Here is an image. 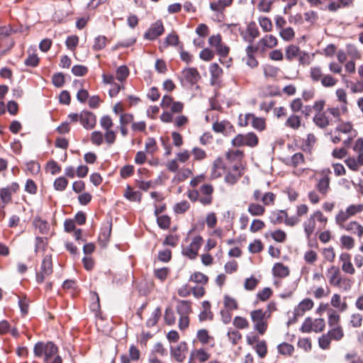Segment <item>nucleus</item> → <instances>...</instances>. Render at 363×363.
Returning <instances> with one entry per match:
<instances>
[{"label": "nucleus", "mask_w": 363, "mask_h": 363, "mask_svg": "<svg viewBox=\"0 0 363 363\" xmlns=\"http://www.w3.org/2000/svg\"><path fill=\"white\" fill-rule=\"evenodd\" d=\"M170 273V269L169 267H162L160 269H155L154 270V276L155 278L159 279L160 281H164Z\"/></svg>", "instance_id": "obj_59"}, {"label": "nucleus", "mask_w": 363, "mask_h": 363, "mask_svg": "<svg viewBox=\"0 0 363 363\" xmlns=\"http://www.w3.org/2000/svg\"><path fill=\"white\" fill-rule=\"evenodd\" d=\"M140 350L135 345H131L128 350V355L122 357V362L123 363L136 362L140 359Z\"/></svg>", "instance_id": "obj_35"}, {"label": "nucleus", "mask_w": 363, "mask_h": 363, "mask_svg": "<svg viewBox=\"0 0 363 363\" xmlns=\"http://www.w3.org/2000/svg\"><path fill=\"white\" fill-rule=\"evenodd\" d=\"M330 293L329 287L318 286L313 289L312 294L316 299H321L328 297Z\"/></svg>", "instance_id": "obj_49"}, {"label": "nucleus", "mask_w": 363, "mask_h": 363, "mask_svg": "<svg viewBox=\"0 0 363 363\" xmlns=\"http://www.w3.org/2000/svg\"><path fill=\"white\" fill-rule=\"evenodd\" d=\"M184 79L191 84H195L201 79V76L198 70L194 67L186 68L182 71Z\"/></svg>", "instance_id": "obj_24"}, {"label": "nucleus", "mask_w": 363, "mask_h": 363, "mask_svg": "<svg viewBox=\"0 0 363 363\" xmlns=\"http://www.w3.org/2000/svg\"><path fill=\"white\" fill-rule=\"evenodd\" d=\"M223 306L228 311H235L239 308L238 301L234 297L228 294L223 296Z\"/></svg>", "instance_id": "obj_40"}, {"label": "nucleus", "mask_w": 363, "mask_h": 363, "mask_svg": "<svg viewBox=\"0 0 363 363\" xmlns=\"http://www.w3.org/2000/svg\"><path fill=\"white\" fill-rule=\"evenodd\" d=\"M327 334L331 337V339L333 340H335V341L341 340L345 335L344 330H343L342 325L330 328Z\"/></svg>", "instance_id": "obj_45"}, {"label": "nucleus", "mask_w": 363, "mask_h": 363, "mask_svg": "<svg viewBox=\"0 0 363 363\" xmlns=\"http://www.w3.org/2000/svg\"><path fill=\"white\" fill-rule=\"evenodd\" d=\"M314 306L313 301L310 298L303 299L294 309V316L300 317L303 314L311 310Z\"/></svg>", "instance_id": "obj_22"}, {"label": "nucleus", "mask_w": 363, "mask_h": 363, "mask_svg": "<svg viewBox=\"0 0 363 363\" xmlns=\"http://www.w3.org/2000/svg\"><path fill=\"white\" fill-rule=\"evenodd\" d=\"M284 125L287 128L296 130L301 126V118L296 114H291L288 117Z\"/></svg>", "instance_id": "obj_37"}, {"label": "nucleus", "mask_w": 363, "mask_h": 363, "mask_svg": "<svg viewBox=\"0 0 363 363\" xmlns=\"http://www.w3.org/2000/svg\"><path fill=\"white\" fill-rule=\"evenodd\" d=\"M244 152L229 150L225 157H217L213 162L211 177L217 179L224 176V181L229 185L235 184L245 174Z\"/></svg>", "instance_id": "obj_1"}, {"label": "nucleus", "mask_w": 363, "mask_h": 363, "mask_svg": "<svg viewBox=\"0 0 363 363\" xmlns=\"http://www.w3.org/2000/svg\"><path fill=\"white\" fill-rule=\"evenodd\" d=\"M318 258V253L313 250H308L303 255L304 261L309 264H314Z\"/></svg>", "instance_id": "obj_64"}, {"label": "nucleus", "mask_w": 363, "mask_h": 363, "mask_svg": "<svg viewBox=\"0 0 363 363\" xmlns=\"http://www.w3.org/2000/svg\"><path fill=\"white\" fill-rule=\"evenodd\" d=\"M208 43L213 47L217 53L221 57H226L229 53V48L223 43L222 38L220 34L211 35L208 38Z\"/></svg>", "instance_id": "obj_16"}, {"label": "nucleus", "mask_w": 363, "mask_h": 363, "mask_svg": "<svg viewBox=\"0 0 363 363\" xmlns=\"http://www.w3.org/2000/svg\"><path fill=\"white\" fill-rule=\"evenodd\" d=\"M129 75V69L125 65H121L116 69V78L121 82L126 79Z\"/></svg>", "instance_id": "obj_62"}, {"label": "nucleus", "mask_w": 363, "mask_h": 363, "mask_svg": "<svg viewBox=\"0 0 363 363\" xmlns=\"http://www.w3.org/2000/svg\"><path fill=\"white\" fill-rule=\"evenodd\" d=\"M253 328L259 335H264L269 326V314H265L262 309H255L250 313Z\"/></svg>", "instance_id": "obj_7"}, {"label": "nucleus", "mask_w": 363, "mask_h": 363, "mask_svg": "<svg viewBox=\"0 0 363 363\" xmlns=\"http://www.w3.org/2000/svg\"><path fill=\"white\" fill-rule=\"evenodd\" d=\"M328 282L334 286L337 281L342 277L339 267L336 266H331L327 270Z\"/></svg>", "instance_id": "obj_33"}, {"label": "nucleus", "mask_w": 363, "mask_h": 363, "mask_svg": "<svg viewBox=\"0 0 363 363\" xmlns=\"http://www.w3.org/2000/svg\"><path fill=\"white\" fill-rule=\"evenodd\" d=\"M336 96L337 98V101L342 104L341 110L343 113L347 111V93L343 89H337L335 91Z\"/></svg>", "instance_id": "obj_42"}, {"label": "nucleus", "mask_w": 363, "mask_h": 363, "mask_svg": "<svg viewBox=\"0 0 363 363\" xmlns=\"http://www.w3.org/2000/svg\"><path fill=\"white\" fill-rule=\"evenodd\" d=\"M34 227L39 230V233L44 235L50 231L48 223L40 217H35L33 221Z\"/></svg>", "instance_id": "obj_38"}, {"label": "nucleus", "mask_w": 363, "mask_h": 363, "mask_svg": "<svg viewBox=\"0 0 363 363\" xmlns=\"http://www.w3.org/2000/svg\"><path fill=\"white\" fill-rule=\"evenodd\" d=\"M313 121L316 126L324 129L334 121H340V110L337 107H328L323 112L315 114Z\"/></svg>", "instance_id": "obj_5"}, {"label": "nucleus", "mask_w": 363, "mask_h": 363, "mask_svg": "<svg viewBox=\"0 0 363 363\" xmlns=\"http://www.w3.org/2000/svg\"><path fill=\"white\" fill-rule=\"evenodd\" d=\"M354 0H337V1L330 2L327 9L331 12H335L342 8L350 7L354 4Z\"/></svg>", "instance_id": "obj_31"}, {"label": "nucleus", "mask_w": 363, "mask_h": 363, "mask_svg": "<svg viewBox=\"0 0 363 363\" xmlns=\"http://www.w3.org/2000/svg\"><path fill=\"white\" fill-rule=\"evenodd\" d=\"M193 175V172L189 168L179 169L176 174L174 179L177 182H182Z\"/></svg>", "instance_id": "obj_54"}, {"label": "nucleus", "mask_w": 363, "mask_h": 363, "mask_svg": "<svg viewBox=\"0 0 363 363\" xmlns=\"http://www.w3.org/2000/svg\"><path fill=\"white\" fill-rule=\"evenodd\" d=\"M338 82V79L330 74H325L320 84L325 88H331L335 86Z\"/></svg>", "instance_id": "obj_52"}, {"label": "nucleus", "mask_w": 363, "mask_h": 363, "mask_svg": "<svg viewBox=\"0 0 363 363\" xmlns=\"http://www.w3.org/2000/svg\"><path fill=\"white\" fill-rule=\"evenodd\" d=\"M330 305L337 309V312H344L348 308V304L345 301H342L341 296L338 294H334L330 299Z\"/></svg>", "instance_id": "obj_28"}, {"label": "nucleus", "mask_w": 363, "mask_h": 363, "mask_svg": "<svg viewBox=\"0 0 363 363\" xmlns=\"http://www.w3.org/2000/svg\"><path fill=\"white\" fill-rule=\"evenodd\" d=\"M301 51L300 48L296 45H289L285 50V56L286 60L292 61L294 59L297 58Z\"/></svg>", "instance_id": "obj_47"}, {"label": "nucleus", "mask_w": 363, "mask_h": 363, "mask_svg": "<svg viewBox=\"0 0 363 363\" xmlns=\"http://www.w3.org/2000/svg\"><path fill=\"white\" fill-rule=\"evenodd\" d=\"M259 142L258 137L252 132L246 134H238L232 140L231 144L233 147H239L248 146L254 147L257 145Z\"/></svg>", "instance_id": "obj_8"}, {"label": "nucleus", "mask_w": 363, "mask_h": 363, "mask_svg": "<svg viewBox=\"0 0 363 363\" xmlns=\"http://www.w3.org/2000/svg\"><path fill=\"white\" fill-rule=\"evenodd\" d=\"M162 315L161 309L160 307L156 308L152 312L151 316L147 320V327H153L155 326L158 320H160Z\"/></svg>", "instance_id": "obj_58"}, {"label": "nucleus", "mask_w": 363, "mask_h": 363, "mask_svg": "<svg viewBox=\"0 0 363 363\" xmlns=\"http://www.w3.org/2000/svg\"><path fill=\"white\" fill-rule=\"evenodd\" d=\"M264 74L266 77H276L279 69L272 65L267 64L263 67Z\"/></svg>", "instance_id": "obj_63"}, {"label": "nucleus", "mask_w": 363, "mask_h": 363, "mask_svg": "<svg viewBox=\"0 0 363 363\" xmlns=\"http://www.w3.org/2000/svg\"><path fill=\"white\" fill-rule=\"evenodd\" d=\"M176 310L179 316L189 315L192 312L191 302L185 300H178Z\"/></svg>", "instance_id": "obj_29"}, {"label": "nucleus", "mask_w": 363, "mask_h": 363, "mask_svg": "<svg viewBox=\"0 0 363 363\" xmlns=\"http://www.w3.org/2000/svg\"><path fill=\"white\" fill-rule=\"evenodd\" d=\"M189 281L201 285H205L208 283V278L204 274L196 272L191 275Z\"/></svg>", "instance_id": "obj_55"}, {"label": "nucleus", "mask_w": 363, "mask_h": 363, "mask_svg": "<svg viewBox=\"0 0 363 363\" xmlns=\"http://www.w3.org/2000/svg\"><path fill=\"white\" fill-rule=\"evenodd\" d=\"M211 353L207 348L194 349L190 354L191 360L193 362H205L209 360Z\"/></svg>", "instance_id": "obj_23"}, {"label": "nucleus", "mask_w": 363, "mask_h": 363, "mask_svg": "<svg viewBox=\"0 0 363 363\" xmlns=\"http://www.w3.org/2000/svg\"><path fill=\"white\" fill-rule=\"evenodd\" d=\"M352 284H353V281H352V279L345 277V276H342L337 281V282L335 284L334 287H337L339 289L344 291H347L350 290V289L352 288Z\"/></svg>", "instance_id": "obj_46"}, {"label": "nucleus", "mask_w": 363, "mask_h": 363, "mask_svg": "<svg viewBox=\"0 0 363 363\" xmlns=\"http://www.w3.org/2000/svg\"><path fill=\"white\" fill-rule=\"evenodd\" d=\"M233 325L238 329L245 330L250 327V323L247 318L242 316H235L233 321Z\"/></svg>", "instance_id": "obj_57"}, {"label": "nucleus", "mask_w": 363, "mask_h": 363, "mask_svg": "<svg viewBox=\"0 0 363 363\" xmlns=\"http://www.w3.org/2000/svg\"><path fill=\"white\" fill-rule=\"evenodd\" d=\"M277 44L278 40L274 35H266L259 40L258 46H259L262 50L272 49L276 47Z\"/></svg>", "instance_id": "obj_26"}, {"label": "nucleus", "mask_w": 363, "mask_h": 363, "mask_svg": "<svg viewBox=\"0 0 363 363\" xmlns=\"http://www.w3.org/2000/svg\"><path fill=\"white\" fill-rule=\"evenodd\" d=\"M317 223L320 229L325 228L328 223V218L319 210L315 211L303 223L304 233L308 239L314 233Z\"/></svg>", "instance_id": "obj_6"}, {"label": "nucleus", "mask_w": 363, "mask_h": 363, "mask_svg": "<svg viewBox=\"0 0 363 363\" xmlns=\"http://www.w3.org/2000/svg\"><path fill=\"white\" fill-rule=\"evenodd\" d=\"M196 337L201 345H208L214 341V337L209 335L206 329H199L196 333Z\"/></svg>", "instance_id": "obj_39"}, {"label": "nucleus", "mask_w": 363, "mask_h": 363, "mask_svg": "<svg viewBox=\"0 0 363 363\" xmlns=\"http://www.w3.org/2000/svg\"><path fill=\"white\" fill-rule=\"evenodd\" d=\"M363 211V203L350 204L345 210H340L335 217V222L348 220Z\"/></svg>", "instance_id": "obj_10"}, {"label": "nucleus", "mask_w": 363, "mask_h": 363, "mask_svg": "<svg viewBox=\"0 0 363 363\" xmlns=\"http://www.w3.org/2000/svg\"><path fill=\"white\" fill-rule=\"evenodd\" d=\"M203 239L201 235H196L192 238L189 245L183 247L182 253L189 259H195L198 256V252L203 245Z\"/></svg>", "instance_id": "obj_12"}, {"label": "nucleus", "mask_w": 363, "mask_h": 363, "mask_svg": "<svg viewBox=\"0 0 363 363\" xmlns=\"http://www.w3.org/2000/svg\"><path fill=\"white\" fill-rule=\"evenodd\" d=\"M205 223L208 229H213L218 223L217 215L213 211L207 213L205 216Z\"/></svg>", "instance_id": "obj_53"}, {"label": "nucleus", "mask_w": 363, "mask_h": 363, "mask_svg": "<svg viewBox=\"0 0 363 363\" xmlns=\"http://www.w3.org/2000/svg\"><path fill=\"white\" fill-rule=\"evenodd\" d=\"M19 185L13 182L6 187L1 188L0 191V199L1 202L6 205L12 201V195L19 190Z\"/></svg>", "instance_id": "obj_19"}, {"label": "nucleus", "mask_w": 363, "mask_h": 363, "mask_svg": "<svg viewBox=\"0 0 363 363\" xmlns=\"http://www.w3.org/2000/svg\"><path fill=\"white\" fill-rule=\"evenodd\" d=\"M251 202L247 207V212L255 217L263 216L266 212V206H272L275 204L277 195L272 191L263 192L259 189L253 191Z\"/></svg>", "instance_id": "obj_2"}, {"label": "nucleus", "mask_w": 363, "mask_h": 363, "mask_svg": "<svg viewBox=\"0 0 363 363\" xmlns=\"http://www.w3.org/2000/svg\"><path fill=\"white\" fill-rule=\"evenodd\" d=\"M273 275L279 278H285L289 275V268L283 263H276L272 268Z\"/></svg>", "instance_id": "obj_34"}, {"label": "nucleus", "mask_w": 363, "mask_h": 363, "mask_svg": "<svg viewBox=\"0 0 363 363\" xmlns=\"http://www.w3.org/2000/svg\"><path fill=\"white\" fill-rule=\"evenodd\" d=\"M305 163L303 155L301 152L294 154L291 159L286 162L288 165H291L293 167H298L303 165Z\"/></svg>", "instance_id": "obj_50"}, {"label": "nucleus", "mask_w": 363, "mask_h": 363, "mask_svg": "<svg viewBox=\"0 0 363 363\" xmlns=\"http://www.w3.org/2000/svg\"><path fill=\"white\" fill-rule=\"evenodd\" d=\"M325 73L320 66L315 65L310 67L308 76L313 83L320 82Z\"/></svg>", "instance_id": "obj_32"}, {"label": "nucleus", "mask_w": 363, "mask_h": 363, "mask_svg": "<svg viewBox=\"0 0 363 363\" xmlns=\"http://www.w3.org/2000/svg\"><path fill=\"white\" fill-rule=\"evenodd\" d=\"M363 315L357 312L352 313L349 318V324L352 328H359L362 325Z\"/></svg>", "instance_id": "obj_51"}, {"label": "nucleus", "mask_w": 363, "mask_h": 363, "mask_svg": "<svg viewBox=\"0 0 363 363\" xmlns=\"http://www.w3.org/2000/svg\"><path fill=\"white\" fill-rule=\"evenodd\" d=\"M328 324L329 328L341 326L340 315L337 311L333 308L328 311Z\"/></svg>", "instance_id": "obj_36"}, {"label": "nucleus", "mask_w": 363, "mask_h": 363, "mask_svg": "<svg viewBox=\"0 0 363 363\" xmlns=\"http://www.w3.org/2000/svg\"><path fill=\"white\" fill-rule=\"evenodd\" d=\"M316 143V138L313 133H309L303 141L302 149L305 152H311Z\"/></svg>", "instance_id": "obj_48"}, {"label": "nucleus", "mask_w": 363, "mask_h": 363, "mask_svg": "<svg viewBox=\"0 0 363 363\" xmlns=\"http://www.w3.org/2000/svg\"><path fill=\"white\" fill-rule=\"evenodd\" d=\"M251 125L259 131H262L266 128V119L262 117H257L253 114Z\"/></svg>", "instance_id": "obj_56"}, {"label": "nucleus", "mask_w": 363, "mask_h": 363, "mask_svg": "<svg viewBox=\"0 0 363 363\" xmlns=\"http://www.w3.org/2000/svg\"><path fill=\"white\" fill-rule=\"evenodd\" d=\"M145 149L146 152L150 155L155 154L158 150L155 139L153 138H148L145 142Z\"/></svg>", "instance_id": "obj_61"}, {"label": "nucleus", "mask_w": 363, "mask_h": 363, "mask_svg": "<svg viewBox=\"0 0 363 363\" xmlns=\"http://www.w3.org/2000/svg\"><path fill=\"white\" fill-rule=\"evenodd\" d=\"M187 345L185 342L179 343L175 348L172 350V354L176 361L182 362L186 357Z\"/></svg>", "instance_id": "obj_27"}, {"label": "nucleus", "mask_w": 363, "mask_h": 363, "mask_svg": "<svg viewBox=\"0 0 363 363\" xmlns=\"http://www.w3.org/2000/svg\"><path fill=\"white\" fill-rule=\"evenodd\" d=\"M211 303L208 301H204L202 303V311L199 315V318L201 322L205 320H211L213 318V313L211 310Z\"/></svg>", "instance_id": "obj_30"}, {"label": "nucleus", "mask_w": 363, "mask_h": 363, "mask_svg": "<svg viewBox=\"0 0 363 363\" xmlns=\"http://www.w3.org/2000/svg\"><path fill=\"white\" fill-rule=\"evenodd\" d=\"M40 58L35 50H28V57L25 60V65L28 67H35L39 64Z\"/></svg>", "instance_id": "obj_43"}, {"label": "nucleus", "mask_w": 363, "mask_h": 363, "mask_svg": "<svg viewBox=\"0 0 363 363\" xmlns=\"http://www.w3.org/2000/svg\"><path fill=\"white\" fill-rule=\"evenodd\" d=\"M340 247L347 250H352L355 246L354 238L348 235H343L340 238Z\"/></svg>", "instance_id": "obj_44"}, {"label": "nucleus", "mask_w": 363, "mask_h": 363, "mask_svg": "<svg viewBox=\"0 0 363 363\" xmlns=\"http://www.w3.org/2000/svg\"><path fill=\"white\" fill-rule=\"evenodd\" d=\"M35 357H40L48 363H62V359L58 354L57 347L52 342H37L33 348Z\"/></svg>", "instance_id": "obj_4"}, {"label": "nucleus", "mask_w": 363, "mask_h": 363, "mask_svg": "<svg viewBox=\"0 0 363 363\" xmlns=\"http://www.w3.org/2000/svg\"><path fill=\"white\" fill-rule=\"evenodd\" d=\"M142 196L143 194L140 191L134 190L130 185H127L123 192L124 198L131 202L140 203Z\"/></svg>", "instance_id": "obj_25"}, {"label": "nucleus", "mask_w": 363, "mask_h": 363, "mask_svg": "<svg viewBox=\"0 0 363 363\" xmlns=\"http://www.w3.org/2000/svg\"><path fill=\"white\" fill-rule=\"evenodd\" d=\"M319 174L320 177L317 179L315 189L320 194L322 198H325L330 190L331 171L330 169H325L320 171Z\"/></svg>", "instance_id": "obj_11"}, {"label": "nucleus", "mask_w": 363, "mask_h": 363, "mask_svg": "<svg viewBox=\"0 0 363 363\" xmlns=\"http://www.w3.org/2000/svg\"><path fill=\"white\" fill-rule=\"evenodd\" d=\"M209 69L211 74V79L213 82L217 81L223 75V69L217 63L211 64Z\"/></svg>", "instance_id": "obj_60"}, {"label": "nucleus", "mask_w": 363, "mask_h": 363, "mask_svg": "<svg viewBox=\"0 0 363 363\" xmlns=\"http://www.w3.org/2000/svg\"><path fill=\"white\" fill-rule=\"evenodd\" d=\"M164 31V28L161 20H157L152 23L150 28L145 33L144 38L149 40H154L162 35Z\"/></svg>", "instance_id": "obj_17"}, {"label": "nucleus", "mask_w": 363, "mask_h": 363, "mask_svg": "<svg viewBox=\"0 0 363 363\" xmlns=\"http://www.w3.org/2000/svg\"><path fill=\"white\" fill-rule=\"evenodd\" d=\"M325 328V321L322 318L313 319L311 317L306 318L301 327V331L303 333H320L324 330Z\"/></svg>", "instance_id": "obj_9"}, {"label": "nucleus", "mask_w": 363, "mask_h": 363, "mask_svg": "<svg viewBox=\"0 0 363 363\" xmlns=\"http://www.w3.org/2000/svg\"><path fill=\"white\" fill-rule=\"evenodd\" d=\"M100 125L105 130L104 138L109 145L113 144L116 139V133L112 130L113 121L111 116H104L100 119Z\"/></svg>", "instance_id": "obj_13"}, {"label": "nucleus", "mask_w": 363, "mask_h": 363, "mask_svg": "<svg viewBox=\"0 0 363 363\" xmlns=\"http://www.w3.org/2000/svg\"><path fill=\"white\" fill-rule=\"evenodd\" d=\"M52 262L50 255H46L41 263L40 269L36 272V281L38 284L44 282L45 279L52 274Z\"/></svg>", "instance_id": "obj_14"}, {"label": "nucleus", "mask_w": 363, "mask_h": 363, "mask_svg": "<svg viewBox=\"0 0 363 363\" xmlns=\"http://www.w3.org/2000/svg\"><path fill=\"white\" fill-rule=\"evenodd\" d=\"M79 121L86 129H92L96 125V116L89 111H83L79 114Z\"/></svg>", "instance_id": "obj_21"}, {"label": "nucleus", "mask_w": 363, "mask_h": 363, "mask_svg": "<svg viewBox=\"0 0 363 363\" xmlns=\"http://www.w3.org/2000/svg\"><path fill=\"white\" fill-rule=\"evenodd\" d=\"M214 186L211 184H203L199 189H189L187 197L191 201H199L203 206L212 205L214 201Z\"/></svg>", "instance_id": "obj_3"}, {"label": "nucleus", "mask_w": 363, "mask_h": 363, "mask_svg": "<svg viewBox=\"0 0 363 363\" xmlns=\"http://www.w3.org/2000/svg\"><path fill=\"white\" fill-rule=\"evenodd\" d=\"M213 130L216 133H222L225 135L235 133L233 125L228 120H216L212 125Z\"/></svg>", "instance_id": "obj_18"}, {"label": "nucleus", "mask_w": 363, "mask_h": 363, "mask_svg": "<svg viewBox=\"0 0 363 363\" xmlns=\"http://www.w3.org/2000/svg\"><path fill=\"white\" fill-rule=\"evenodd\" d=\"M341 269L345 274L353 275L356 270L352 262V256L350 253L344 252L340 255Z\"/></svg>", "instance_id": "obj_20"}, {"label": "nucleus", "mask_w": 363, "mask_h": 363, "mask_svg": "<svg viewBox=\"0 0 363 363\" xmlns=\"http://www.w3.org/2000/svg\"><path fill=\"white\" fill-rule=\"evenodd\" d=\"M233 0H218L217 1L211 2L210 8L212 11L216 12H222L225 7L230 6Z\"/></svg>", "instance_id": "obj_41"}, {"label": "nucleus", "mask_w": 363, "mask_h": 363, "mask_svg": "<svg viewBox=\"0 0 363 363\" xmlns=\"http://www.w3.org/2000/svg\"><path fill=\"white\" fill-rule=\"evenodd\" d=\"M340 228L356 235L359 239L363 237V225L357 220L335 222Z\"/></svg>", "instance_id": "obj_15"}]
</instances>
